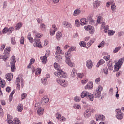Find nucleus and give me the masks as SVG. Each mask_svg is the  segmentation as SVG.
Instances as JSON below:
<instances>
[{"instance_id":"nucleus-1","label":"nucleus","mask_w":124,"mask_h":124,"mask_svg":"<svg viewBox=\"0 0 124 124\" xmlns=\"http://www.w3.org/2000/svg\"><path fill=\"white\" fill-rule=\"evenodd\" d=\"M73 51H76V47L75 46H72L70 48L65 55L66 58L65 62L70 67H73L74 66V64L71 62V61L70 60V58H71V53L70 52H73Z\"/></svg>"},{"instance_id":"nucleus-2","label":"nucleus","mask_w":124,"mask_h":124,"mask_svg":"<svg viewBox=\"0 0 124 124\" xmlns=\"http://www.w3.org/2000/svg\"><path fill=\"white\" fill-rule=\"evenodd\" d=\"M54 66L55 69L57 70V72L54 73L56 76H57V77H59V78H61V79H62V78H67V74L61 69L58 63H55Z\"/></svg>"},{"instance_id":"nucleus-3","label":"nucleus","mask_w":124,"mask_h":124,"mask_svg":"<svg viewBox=\"0 0 124 124\" xmlns=\"http://www.w3.org/2000/svg\"><path fill=\"white\" fill-rule=\"evenodd\" d=\"M81 98H84V97H86L87 99H89L90 101H93V95L88 92V91H83L81 93Z\"/></svg>"},{"instance_id":"nucleus-4","label":"nucleus","mask_w":124,"mask_h":124,"mask_svg":"<svg viewBox=\"0 0 124 124\" xmlns=\"http://www.w3.org/2000/svg\"><path fill=\"white\" fill-rule=\"evenodd\" d=\"M4 55L3 56L0 55V59H3V61L6 62L7 58L10 57V47H8L5 49Z\"/></svg>"},{"instance_id":"nucleus-5","label":"nucleus","mask_w":124,"mask_h":124,"mask_svg":"<svg viewBox=\"0 0 124 124\" xmlns=\"http://www.w3.org/2000/svg\"><path fill=\"white\" fill-rule=\"evenodd\" d=\"M102 89L103 88L101 86H99L96 90L94 92L93 95L95 98H97V97H100V94H101V91H102Z\"/></svg>"},{"instance_id":"nucleus-6","label":"nucleus","mask_w":124,"mask_h":124,"mask_svg":"<svg viewBox=\"0 0 124 124\" xmlns=\"http://www.w3.org/2000/svg\"><path fill=\"white\" fill-rule=\"evenodd\" d=\"M15 63H16V57H15L14 56H12V60L11 62V69L12 72H14V70L15 69Z\"/></svg>"},{"instance_id":"nucleus-7","label":"nucleus","mask_w":124,"mask_h":124,"mask_svg":"<svg viewBox=\"0 0 124 124\" xmlns=\"http://www.w3.org/2000/svg\"><path fill=\"white\" fill-rule=\"evenodd\" d=\"M56 51L55 53L56 56L55 58L58 60V58H60V55L59 54H61L62 55H63V52L62 50H61V47L59 46H57L56 47Z\"/></svg>"},{"instance_id":"nucleus-8","label":"nucleus","mask_w":124,"mask_h":124,"mask_svg":"<svg viewBox=\"0 0 124 124\" xmlns=\"http://www.w3.org/2000/svg\"><path fill=\"white\" fill-rule=\"evenodd\" d=\"M56 82L57 83L59 84V85H60V86H62V87H63L64 88H65V87H67V84H66L65 80H62V79L57 78L56 79Z\"/></svg>"},{"instance_id":"nucleus-9","label":"nucleus","mask_w":124,"mask_h":124,"mask_svg":"<svg viewBox=\"0 0 124 124\" xmlns=\"http://www.w3.org/2000/svg\"><path fill=\"white\" fill-rule=\"evenodd\" d=\"M52 28L54 29L53 30L52 29H50V35H55V32L58 31V29L57 27H56V25L53 24L52 25Z\"/></svg>"},{"instance_id":"nucleus-10","label":"nucleus","mask_w":124,"mask_h":124,"mask_svg":"<svg viewBox=\"0 0 124 124\" xmlns=\"http://www.w3.org/2000/svg\"><path fill=\"white\" fill-rule=\"evenodd\" d=\"M49 102V98L45 96L42 99L41 103L44 105L47 104Z\"/></svg>"},{"instance_id":"nucleus-11","label":"nucleus","mask_w":124,"mask_h":124,"mask_svg":"<svg viewBox=\"0 0 124 124\" xmlns=\"http://www.w3.org/2000/svg\"><path fill=\"white\" fill-rule=\"evenodd\" d=\"M86 66L88 69H91L93 67V62L91 60H88L86 61Z\"/></svg>"},{"instance_id":"nucleus-12","label":"nucleus","mask_w":124,"mask_h":124,"mask_svg":"<svg viewBox=\"0 0 124 124\" xmlns=\"http://www.w3.org/2000/svg\"><path fill=\"white\" fill-rule=\"evenodd\" d=\"M92 114L89 112V109H87L84 113V117L86 119H88L89 117H91Z\"/></svg>"},{"instance_id":"nucleus-13","label":"nucleus","mask_w":124,"mask_h":124,"mask_svg":"<svg viewBox=\"0 0 124 124\" xmlns=\"http://www.w3.org/2000/svg\"><path fill=\"white\" fill-rule=\"evenodd\" d=\"M63 26H64V28H68V29H71L72 26L71 24L70 23L64 21L62 23Z\"/></svg>"},{"instance_id":"nucleus-14","label":"nucleus","mask_w":124,"mask_h":124,"mask_svg":"<svg viewBox=\"0 0 124 124\" xmlns=\"http://www.w3.org/2000/svg\"><path fill=\"white\" fill-rule=\"evenodd\" d=\"M93 82H89L86 85V86L85 87V89L86 90H90V89H93Z\"/></svg>"},{"instance_id":"nucleus-15","label":"nucleus","mask_w":124,"mask_h":124,"mask_svg":"<svg viewBox=\"0 0 124 124\" xmlns=\"http://www.w3.org/2000/svg\"><path fill=\"white\" fill-rule=\"evenodd\" d=\"M5 77L6 79H7L9 81H11V79L13 78V75H12V74L11 73L7 74Z\"/></svg>"},{"instance_id":"nucleus-16","label":"nucleus","mask_w":124,"mask_h":124,"mask_svg":"<svg viewBox=\"0 0 124 124\" xmlns=\"http://www.w3.org/2000/svg\"><path fill=\"white\" fill-rule=\"evenodd\" d=\"M81 13V10L80 9L77 8L74 12L73 15L74 16H77V15H79Z\"/></svg>"},{"instance_id":"nucleus-17","label":"nucleus","mask_w":124,"mask_h":124,"mask_svg":"<svg viewBox=\"0 0 124 124\" xmlns=\"http://www.w3.org/2000/svg\"><path fill=\"white\" fill-rule=\"evenodd\" d=\"M105 117L103 115H97L96 118V121H103Z\"/></svg>"},{"instance_id":"nucleus-18","label":"nucleus","mask_w":124,"mask_h":124,"mask_svg":"<svg viewBox=\"0 0 124 124\" xmlns=\"http://www.w3.org/2000/svg\"><path fill=\"white\" fill-rule=\"evenodd\" d=\"M21 79V78H20V77H18L16 79V85L17 86V88L18 90H20V79Z\"/></svg>"},{"instance_id":"nucleus-19","label":"nucleus","mask_w":124,"mask_h":124,"mask_svg":"<svg viewBox=\"0 0 124 124\" xmlns=\"http://www.w3.org/2000/svg\"><path fill=\"white\" fill-rule=\"evenodd\" d=\"M34 46L36 47V48H42V45L40 43V42H35L34 43Z\"/></svg>"},{"instance_id":"nucleus-20","label":"nucleus","mask_w":124,"mask_h":124,"mask_svg":"<svg viewBox=\"0 0 124 124\" xmlns=\"http://www.w3.org/2000/svg\"><path fill=\"white\" fill-rule=\"evenodd\" d=\"M76 75H77L76 70H75V69H73L71 73V77L74 78L75 76H76Z\"/></svg>"},{"instance_id":"nucleus-21","label":"nucleus","mask_w":124,"mask_h":124,"mask_svg":"<svg viewBox=\"0 0 124 124\" xmlns=\"http://www.w3.org/2000/svg\"><path fill=\"white\" fill-rule=\"evenodd\" d=\"M80 22L82 26H84V25H87V24H88V20L86 18H82L80 20Z\"/></svg>"},{"instance_id":"nucleus-22","label":"nucleus","mask_w":124,"mask_h":124,"mask_svg":"<svg viewBox=\"0 0 124 124\" xmlns=\"http://www.w3.org/2000/svg\"><path fill=\"white\" fill-rule=\"evenodd\" d=\"M5 86V80H1V78L0 77V87L4 88Z\"/></svg>"},{"instance_id":"nucleus-23","label":"nucleus","mask_w":124,"mask_h":124,"mask_svg":"<svg viewBox=\"0 0 124 124\" xmlns=\"http://www.w3.org/2000/svg\"><path fill=\"white\" fill-rule=\"evenodd\" d=\"M104 63H105V61L103 59H101L99 61L97 65V67H99L100 65H102Z\"/></svg>"},{"instance_id":"nucleus-24","label":"nucleus","mask_w":124,"mask_h":124,"mask_svg":"<svg viewBox=\"0 0 124 124\" xmlns=\"http://www.w3.org/2000/svg\"><path fill=\"white\" fill-rule=\"evenodd\" d=\"M44 109L42 108H39L37 110V113L39 116H41L43 114Z\"/></svg>"},{"instance_id":"nucleus-25","label":"nucleus","mask_w":124,"mask_h":124,"mask_svg":"<svg viewBox=\"0 0 124 124\" xmlns=\"http://www.w3.org/2000/svg\"><path fill=\"white\" fill-rule=\"evenodd\" d=\"M56 37L57 40H60L62 38V33L61 32H58L56 33Z\"/></svg>"},{"instance_id":"nucleus-26","label":"nucleus","mask_w":124,"mask_h":124,"mask_svg":"<svg viewBox=\"0 0 124 124\" xmlns=\"http://www.w3.org/2000/svg\"><path fill=\"white\" fill-rule=\"evenodd\" d=\"M40 59L42 60L43 63L45 64V63H46V62H47V58L46 56H44L43 57H40Z\"/></svg>"},{"instance_id":"nucleus-27","label":"nucleus","mask_w":124,"mask_h":124,"mask_svg":"<svg viewBox=\"0 0 124 124\" xmlns=\"http://www.w3.org/2000/svg\"><path fill=\"white\" fill-rule=\"evenodd\" d=\"M94 27H93V26H91L89 30V33H90V34H93V33H94Z\"/></svg>"},{"instance_id":"nucleus-28","label":"nucleus","mask_w":124,"mask_h":124,"mask_svg":"<svg viewBox=\"0 0 124 124\" xmlns=\"http://www.w3.org/2000/svg\"><path fill=\"white\" fill-rule=\"evenodd\" d=\"M40 28L41 30H42V31H44L45 29H46V25H45L44 23H41Z\"/></svg>"},{"instance_id":"nucleus-29","label":"nucleus","mask_w":124,"mask_h":124,"mask_svg":"<svg viewBox=\"0 0 124 124\" xmlns=\"http://www.w3.org/2000/svg\"><path fill=\"white\" fill-rule=\"evenodd\" d=\"M23 105L22 104H19L17 107L18 112H22L23 111V107H22Z\"/></svg>"},{"instance_id":"nucleus-30","label":"nucleus","mask_w":124,"mask_h":124,"mask_svg":"<svg viewBox=\"0 0 124 124\" xmlns=\"http://www.w3.org/2000/svg\"><path fill=\"white\" fill-rule=\"evenodd\" d=\"M79 45H80L81 47L82 46L88 49V46L86 45V42H84V41L80 42L79 43Z\"/></svg>"},{"instance_id":"nucleus-31","label":"nucleus","mask_w":124,"mask_h":124,"mask_svg":"<svg viewBox=\"0 0 124 124\" xmlns=\"http://www.w3.org/2000/svg\"><path fill=\"white\" fill-rule=\"evenodd\" d=\"M116 117L118 120H122L123 119V114L122 113L116 114Z\"/></svg>"},{"instance_id":"nucleus-32","label":"nucleus","mask_w":124,"mask_h":124,"mask_svg":"<svg viewBox=\"0 0 124 124\" xmlns=\"http://www.w3.org/2000/svg\"><path fill=\"white\" fill-rule=\"evenodd\" d=\"M41 82L43 85H47V78H43L41 79Z\"/></svg>"},{"instance_id":"nucleus-33","label":"nucleus","mask_w":124,"mask_h":124,"mask_svg":"<svg viewBox=\"0 0 124 124\" xmlns=\"http://www.w3.org/2000/svg\"><path fill=\"white\" fill-rule=\"evenodd\" d=\"M27 38L28 40L30 41V42H31V43H32V42H33V38L31 37V34H29L27 36Z\"/></svg>"},{"instance_id":"nucleus-34","label":"nucleus","mask_w":124,"mask_h":124,"mask_svg":"<svg viewBox=\"0 0 124 124\" xmlns=\"http://www.w3.org/2000/svg\"><path fill=\"white\" fill-rule=\"evenodd\" d=\"M73 108L75 109H78V110H80L81 109V106H80L79 105H78L77 104H75L74 105Z\"/></svg>"},{"instance_id":"nucleus-35","label":"nucleus","mask_w":124,"mask_h":124,"mask_svg":"<svg viewBox=\"0 0 124 124\" xmlns=\"http://www.w3.org/2000/svg\"><path fill=\"white\" fill-rule=\"evenodd\" d=\"M8 123L9 124H15V122H14V120H12V119L8 118Z\"/></svg>"},{"instance_id":"nucleus-36","label":"nucleus","mask_w":124,"mask_h":124,"mask_svg":"<svg viewBox=\"0 0 124 124\" xmlns=\"http://www.w3.org/2000/svg\"><path fill=\"white\" fill-rule=\"evenodd\" d=\"M121 50V46H119L118 47H116L115 49L113 51V53H118V52H119V51H120Z\"/></svg>"},{"instance_id":"nucleus-37","label":"nucleus","mask_w":124,"mask_h":124,"mask_svg":"<svg viewBox=\"0 0 124 124\" xmlns=\"http://www.w3.org/2000/svg\"><path fill=\"white\" fill-rule=\"evenodd\" d=\"M75 25H76V27H80V26H81V23H80V21H79V20H78V19H77L75 20Z\"/></svg>"},{"instance_id":"nucleus-38","label":"nucleus","mask_w":124,"mask_h":124,"mask_svg":"<svg viewBox=\"0 0 124 124\" xmlns=\"http://www.w3.org/2000/svg\"><path fill=\"white\" fill-rule=\"evenodd\" d=\"M14 31V27H11L9 28H8V32L9 33H12V31Z\"/></svg>"},{"instance_id":"nucleus-39","label":"nucleus","mask_w":124,"mask_h":124,"mask_svg":"<svg viewBox=\"0 0 124 124\" xmlns=\"http://www.w3.org/2000/svg\"><path fill=\"white\" fill-rule=\"evenodd\" d=\"M11 42L13 44V45L16 44V40L15 39V38L12 37L11 39Z\"/></svg>"},{"instance_id":"nucleus-40","label":"nucleus","mask_w":124,"mask_h":124,"mask_svg":"<svg viewBox=\"0 0 124 124\" xmlns=\"http://www.w3.org/2000/svg\"><path fill=\"white\" fill-rule=\"evenodd\" d=\"M100 5V1L97 0L94 2V6H96V8L98 7Z\"/></svg>"},{"instance_id":"nucleus-41","label":"nucleus","mask_w":124,"mask_h":124,"mask_svg":"<svg viewBox=\"0 0 124 124\" xmlns=\"http://www.w3.org/2000/svg\"><path fill=\"white\" fill-rule=\"evenodd\" d=\"M108 35H113L114 33H115V31L113 30H109L108 31Z\"/></svg>"},{"instance_id":"nucleus-42","label":"nucleus","mask_w":124,"mask_h":124,"mask_svg":"<svg viewBox=\"0 0 124 124\" xmlns=\"http://www.w3.org/2000/svg\"><path fill=\"white\" fill-rule=\"evenodd\" d=\"M22 27V23H17L16 26V30H20V28Z\"/></svg>"},{"instance_id":"nucleus-43","label":"nucleus","mask_w":124,"mask_h":124,"mask_svg":"<svg viewBox=\"0 0 124 124\" xmlns=\"http://www.w3.org/2000/svg\"><path fill=\"white\" fill-rule=\"evenodd\" d=\"M104 29V32L105 33H106L107 32V31H108V30H109V26L108 25H106V26H105Z\"/></svg>"},{"instance_id":"nucleus-44","label":"nucleus","mask_w":124,"mask_h":124,"mask_svg":"<svg viewBox=\"0 0 124 124\" xmlns=\"http://www.w3.org/2000/svg\"><path fill=\"white\" fill-rule=\"evenodd\" d=\"M2 32H3V34H4L5 33H7V32H8V28H6V27L4 28L3 29Z\"/></svg>"},{"instance_id":"nucleus-45","label":"nucleus","mask_w":124,"mask_h":124,"mask_svg":"<svg viewBox=\"0 0 124 124\" xmlns=\"http://www.w3.org/2000/svg\"><path fill=\"white\" fill-rule=\"evenodd\" d=\"M36 37H38V38H41V37H42V36H43V35L42 34H40L39 33H36L35 34Z\"/></svg>"},{"instance_id":"nucleus-46","label":"nucleus","mask_w":124,"mask_h":124,"mask_svg":"<svg viewBox=\"0 0 124 124\" xmlns=\"http://www.w3.org/2000/svg\"><path fill=\"white\" fill-rule=\"evenodd\" d=\"M83 76H84L83 73H79L78 74V78H79V79H82Z\"/></svg>"},{"instance_id":"nucleus-47","label":"nucleus","mask_w":124,"mask_h":124,"mask_svg":"<svg viewBox=\"0 0 124 124\" xmlns=\"http://www.w3.org/2000/svg\"><path fill=\"white\" fill-rule=\"evenodd\" d=\"M87 21H88L90 23V24H92V23H93V19H92V17L91 16H89L87 18Z\"/></svg>"},{"instance_id":"nucleus-48","label":"nucleus","mask_w":124,"mask_h":124,"mask_svg":"<svg viewBox=\"0 0 124 124\" xmlns=\"http://www.w3.org/2000/svg\"><path fill=\"white\" fill-rule=\"evenodd\" d=\"M104 73L105 74H109V72H108V69L106 67L104 68Z\"/></svg>"},{"instance_id":"nucleus-49","label":"nucleus","mask_w":124,"mask_h":124,"mask_svg":"<svg viewBox=\"0 0 124 124\" xmlns=\"http://www.w3.org/2000/svg\"><path fill=\"white\" fill-rule=\"evenodd\" d=\"M91 27H92V26H91V25L85 26L84 27V29L86 31H90V30H91Z\"/></svg>"},{"instance_id":"nucleus-50","label":"nucleus","mask_w":124,"mask_h":124,"mask_svg":"<svg viewBox=\"0 0 124 124\" xmlns=\"http://www.w3.org/2000/svg\"><path fill=\"white\" fill-rule=\"evenodd\" d=\"M103 59H104L105 60V61L108 62V61H109V59H110V55H108L107 56H104Z\"/></svg>"},{"instance_id":"nucleus-51","label":"nucleus","mask_w":124,"mask_h":124,"mask_svg":"<svg viewBox=\"0 0 124 124\" xmlns=\"http://www.w3.org/2000/svg\"><path fill=\"white\" fill-rule=\"evenodd\" d=\"M14 123H15V124H19V123L21 122H20V120H19L18 118H16L14 121Z\"/></svg>"},{"instance_id":"nucleus-52","label":"nucleus","mask_w":124,"mask_h":124,"mask_svg":"<svg viewBox=\"0 0 124 124\" xmlns=\"http://www.w3.org/2000/svg\"><path fill=\"white\" fill-rule=\"evenodd\" d=\"M6 45V44H4L1 46L0 51H3V50H4V48H5Z\"/></svg>"},{"instance_id":"nucleus-53","label":"nucleus","mask_w":124,"mask_h":124,"mask_svg":"<svg viewBox=\"0 0 124 124\" xmlns=\"http://www.w3.org/2000/svg\"><path fill=\"white\" fill-rule=\"evenodd\" d=\"M20 43L21 44H24L25 43V38L22 37L20 39Z\"/></svg>"},{"instance_id":"nucleus-54","label":"nucleus","mask_w":124,"mask_h":124,"mask_svg":"<svg viewBox=\"0 0 124 124\" xmlns=\"http://www.w3.org/2000/svg\"><path fill=\"white\" fill-rule=\"evenodd\" d=\"M111 7L113 12H114V11H115V9H116V5H115V4H114L113 5L112 4Z\"/></svg>"},{"instance_id":"nucleus-55","label":"nucleus","mask_w":124,"mask_h":124,"mask_svg":"<svg viewBox=\"0 0 124 124\" xmlns=\"http://www.w3.org/2000/svg\"><path fill=\"white\" fill-rule=\"evenodd\" d=\"M81 100V98L80 97H76L75 98V101H76V102H79Z\"/></svg>"},{"instance_id":"nucleus-56","label":"nucleus","mask_w":124,"mask_h":124,"mask_svg":"<svg viewBox=\"0 0 124 124\" xmlns=\"http://www.w3.org/2000/svg\"><path fill=\"white\" fill-rule=\"evenodd\" d=\"M101 19H102V17L98 16V19L97 20V23H98V24H100V23L101 22Z\"/></svg>"},{"instance_id":"nucleus-57","label":"nucleus","mask_w":124,"mask_h":124,"mask_svg":"<svg viewBox=\"0 0 124 124\" xmlns=\"http://www.w3.org/2000/svg\"><path fill=\"white\" fill-rule=\"evenodd\" d=\"M56 117L57 118V119H60L62 118V116L61 115V114L59 113H57L56 114Z\"/></svg>"},{"instance_id":"nucleus-58","label":"nucleus","mask_w":124,"mask_h":124,"mask_svg":"<svg viewBox=\"0 0 124 124\" xmlns=\"http://www.w3.org/2000/svg\"><path fill=\"white\" fill-rule=\"evenodd\" d=\"M41 73V69L38 68L37 71L36 72V74H40Z\"/></svg>"},{"instance_id":"nucleus-59","label":"nucleus","mask_w":124,"mask_h":124,"mask_svg":"<svg viewBox=\"0 0 124 124\" xmlns=\"http://www.w3.org/2000/svg\"><path fill=\"white\" fill-rule=\"evenodd\" d=\"M100 45L102 46V48H103L104 47V45H105V42L104 41H102Z\"/></svg>"},{"instance_id":"nucleus-60","label":"nucleus","mask_w":124,"mask_h":124,"mask_svg":"<svg viewBox=\"0 0 124 124\" xmlns=\"http://www.w3.org/2000/svg\"><path fill=\"white\" fill-rule=\"evenodd\" d=\"M26 96H27V94H26L25 93H23L22 94H21L22 99H24Z\"/></svg>"},{"instance_id":"nucleus-61","label":"nucleus","mask_w":124,"mask_h":124,"mask_svg":"<svg viewBox=\"0 0 124 124\" xmlns=\"http://www.w3.org/2000/svg\"><path fill=\"white\" fill-rule=\"evenodd\" d=\"M35 42H40V39H39V38L36 37L35 38Z\"/></svg>"},{"instance_id":"nucleus-62","label":"nucleus","mask_w":124,"mask_h":124,"mask_svg":"<svg viewBox=\"0 0 124 124\" xmlns=\"http://www.w3.org/2000/svg\"><path fill=\"white\" fill-rule=\"evenodd\" d=\"M34 59L32 58L30 60V63L31 64H33V63H34Z\"/></svg>"},{"instance_id":"nucleus-63","label":"nucleus","mask_w":124,"mask_h":124,"mask_svg":"<svg viewBox=\"0 0 124 124\" xmlns=\"http://www.w3.org/2000/svg\"><path fill=\"white\" fill-rule=\"evenodd\" d=\"M24 79H22L21 80V86L22 87V88H23L24 87Z\"/></svg>"},{"instance_id":"nucleus-64","label":"nucleus","mask_w":124,"mask_h":124,"mask_svg":"<svg viewBox=\"0 0 124 124\" xmlns=\"http://www.w3.org/2000/svg\"><path fill=\"white\" fill-rule=\"evenodd\" d=\"M88 110L89 111L90 113H93V112H94V109L93 108H90L88 109Z\"/></svg>"}]
</instances>
